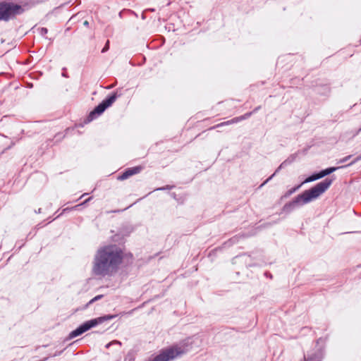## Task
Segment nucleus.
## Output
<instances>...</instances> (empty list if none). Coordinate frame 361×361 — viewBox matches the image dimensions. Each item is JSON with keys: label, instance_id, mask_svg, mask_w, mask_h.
I'll list each match as a JSON object with an SVG mask.
<instances>
[{"label": "nucleus", "instance_id": "1", "mask_svg": "<svg viewBox=\"0 0 361 361\" xmlns=\"http://www.w3.org/2000/svg\"><path fill=\"white\" fill-rule=\"evenodd\" d=\"M332 182L331 179L326 178L312 188L305 190L302 193L297 195L292 201L285 204L282 209L283 212L289 213L296 208L317 199L327 190L332 184Z\"/></svg>", "mask_w": 361, "mask_h": 361}, {"label": "nucleus", "instance_id": "2", "mask_svg": "<svg viewBox=\"0 0 361 361\" xmlns=\"http://www.w3.org/2000/svg\"><path fill=\"white\" fill-rule=\"evenodd\" d=\"M113 263V246L108 245L99 250L96 256L93 272L96 275H104Z\"/></svg>", "mask_w": 361, "mask_h": 361}, {"label": "nucleus", "instance_id": "3", "mask_svg": "<svg viewBox=\"0 0 361 361\" xmlns=\"http://www.w3.org/2000/svg\"><path fill=\"white\" fill-rule=\"evenodd\" d=\"M188 351L184 344H176L161 350L158 355L149 361H171L181 357Z\"/></svg>", "mask_w": 361, "mask_h": 361}, {"label": "nucleus", "instance_id": "4", "mask_svg": "<svg viewBox=\"0 0 361 361\" xmlns=\"http://www.w3.org/2000/svg\"><path fill=\"white\" fill-rule=\"evenodd\" d=\"M23 12V8L13 3H0V20L8 21Z\"/></svg>", "mask_w": 361, "mask_h": 361}, {"label": "nucleus", "instance_id": "5", "mask_svg": "<svg viewBox=\"0 0 361 361\" xmlns=\"http://www.w3.org/2000/svg\"><path fill=\"white\" fill-rule=\"evenodd\" d=\"M112 318V315H106L87 321L80 326H79L76 329L72 331L69 334V337L71 338L77 337L81 335L82 334L85 333V331H88L91 328L96 326L97 325L102 324L105 321L110 320Z\"/></svg>", "mask_w": 361, "mask_h": 361}, {"label": "nucleus", "instance_id": "6", "mask_svg": "<svg viewBox=\"0 0 361 361\" xmlns=\"http://www.w3.org/2000/svg\"><path fill=\"white\" fill-rule=\"evenodd\" d=\"M113 104V94H109L107 98L103 100L98 106H97L92 111L90 112L85 118V123H90L99 116H100L104 111Z\"/></svg>", "mask_w": 361, "mask_h": 361}, {"label": "nucleus", "instance_id": "7", "mask_svg": "<svg viewBox=\"0 0 361 361\" xmlns=\"http://www.w3.org/2000/svg\"><path fill=\"white\" fill-rule=\"evenodd\" d=\"M133 262V255L121 249L114 250V269L118 267H126Z\"/></svg>", "mask_w": 361, "mask_h": 361}, {"label": "nucleus", "instance_id": "8", "mask_svg": "<svg viewBox=\"0 0 361 361\" xmlns=\"http://www.w3.org/2000/svg\"><path fill=\"white\" fill-rule=\"evenodd\" d=\"M343 166H341V168H343ZM340 169V167H330L327 168L324 170L321 171L320 172L317 173H314L311 175L310 176L307 177L303 183H310L314 180H317L318 179L322 178L324 176L329 175L330 173L336 171L337 169Z\"/></svg>", "mask_w": 361, "mask_h": 361}, {"label": "nucleus", "instance_id": "9", "mask_svg": "<svg viewBox=\"0 0 361 361\" xmlns=\"http://www.w3.org/2000/svg\"><path fill=\"white\" fill-rule=\"evenodd\" d=\"M252 112H247V113L245 114L243 116L235 117V118H232L231 120H228L227 121L219 123V124L212 127L210 129H214V128H219V127H221V126L237 123L238 122H240V121H242L243 120H245V119L250 118L252 116Z\"/></svg>", "mask_w": 361, "mask_h": 361}, {"label": "nucleus", "instance_id": "10", "mask_svg": "<svg viewBox=\"0 0 361 361\" xmlns=\"http://www.w3.org/2000/svg\"><path fill=\"white\" fill-rule=\"evenodd\" d=\"M142 169V166H137L132 168H128L121 175L118 176L117 180H123L130 176L139 173Z\"/></svg>", "mask_w": 361, "mask_h": 361}, {"label": "nucleus", "instance_id": "11", "mask_svg": "<svg viewBox=\"0 0 361 361\" xmlns=\"http://www.w3.org/2000/svg\"><path fill=\"white\" fill-rule=\"evenodd\" d=\"M323 357V353L321 350H317L305 356V361H322Z\"/></svg>", "mask_w": 361, "mask_h": 361}, {"label": "nucleus", "instance_id": "12", "mask_svg": "<svg viewBox=\"0 0 361 361\" xmlns=\"http://www.w3.org/2000/svg\"><path fill=\"white\" fill-rule=\"evenodd\" d=\"M289 162L286 160L284 161L283 162H282L281 164V165L278 167V169L276 170V171L274 172V173H273L269 178H267L262 185H261V187L267 183H268L272 178L273 176H274V175L278 173L283 167H284L285 166L287 165V164H288Z\"/></svg>", "mask_w": 361, "mask_h": 361}, {"label": "nucleus", "instance_id": "13", "mask_svg": "<svg viewBox=\"0 0 361 361\" xmlns=\"http://www.w3.org/2000/svg\"><path fill=\"white\" fill-rule=\"evenodd\" d=\"M301 185H298L291 189H290L289 190H288L285 195H284V197H289L290 195H292L293 193H294L296 190H298L300 188Z\"/></svg>", "mask_w": 361, "mask_h": 361}, {"label": "nucleus", "instance_id": "14", "mask_svg": "<svg viewBox=\"0 0 361 361\" xmlns=\"http://www.w3.org/2000/svg\"><path fill=\"white\" fill-rule=\"evenodd\" d=\"M361 160V154H360L359 156H357L355 159H354L350 163H349L348 164H347L345 166H352L354 164H355L356 162L359 161Z\"/></svg>", "mask_w": 361, "mask_h": 361}, {"label": "nucleus", "instance_id": "15", "mask_svg": "<svg viewBox=\"0 0 361 361\" xmlns=\"http://www.w3.org/2000/svg\"><path fill=\"white\" fill-rule=\"evenodd\" d=\"M351 157H352V155L346 156V157H343V159H341L339 161H338V164L344 163V162L347 161L348 160H349L351 158Z\"/></svg>", "mask_w": 361, "mask_h": 361}, {"label": "nucleus", "instance_id": "16", "mask_svg": "<svg viewBox=\"0 0 361 361\" xmlns=\"http://www.w3.org/2000/svg\"><path fill=\"white\" fill-rule=\"evenodd\" d=\"M102 296H103L102 295H97L96 297H94V298H92V300H90V302H89L88 305H89V304H92V302H95V301H97V300H99L100 298H102Z\"/></svg>", "mask_w": 361, "mask_h": 361}, {"label": "nucleus", "instance_id": "17", "mask_svg": "<svg viewBox=\"0 0 361 361\" xmlns=\"http://www.w3.org/2000/svg\"><path fill=\"white\" fill-rule=\"evenodd\" d=\"M40 33H41L42 35H45L46 33H47V28H45V27H42V28L40 29Z\"/></svg>", "mask_w": 361, "mask_h": 361}, {"label": "nucleus", "instance_id": "18", "mask_svg": "<svg viewBox=\"0 0 361 361\" xmlns=\"http://www.w3.org/2000/svg\"><path fill=\"white\" fill-rule=\"evenodd\" d=\"M109 47V41H107V43L106 44V46L104 47V48L102 49V52H104L106 49H108Z\"/></svg>", "mask_w": 361, "mask_h": 361}, {"label": "nucleus", "instance_id": "19", "mask_svg": "<svg viewBox=\"0 0 361 361\" xmlns=\"http://www.w3.org/2000/svg\"><path fill=\"white\" fill-rule=\"evenodd\" d=\"M259 109H260V106H257V107H256V108H255V109L252 111V114H253V113L257 112Z\"/></svg>", "mask_w": 361, "mask_h": 361}, {"label": "nucleus", "instance_id": "20", "mask_svg": "<svg viewBox=\"0 0 361 361\" xmlns=\"http://www.w3.org/2000/svg\"><path fill=\"white\" fill-rule=\"evenodd\" d=\"M111 345V342H110V343H107V344L106 345V348H109V346H110Z\"/></svg>", "mask_w": 361, "mask_h": 361}, {"label": "nucleus", "instance_id": "21", "mask_svg": "<svg viewBox=\"0 0 361 361\" xmlns=\"http://www.w3.org/2000/svg\"><path fill=\"white\" fill-rule=\"evenodd\" d=\"M114 344L117 343V344L121 345V342L117 341H115V340H114Z\"/></svg>", "mask_w": 361, "mask_h": 361}, {"label": "nucleus", "instance_id": "22", "mask_svg": "<svg viewBox=\"0 0 361 361\" xmlns=\"http://www.w3.org/2000/svg\"><path fill=\"white\" fill-rule=\"evenodd\" d=\"M80 205H81V204L75 205V206L74 207H73L72 209H75V208H77V207H80Z\"/></svg>", "mask_w": 361, "mask_h": 361}, {"label": "nucleus", "instance_id": "23", "mask_svg": "<svg viewBox=\"0 0 361 361\" xmlns=\"http://www.w3.org/2000/svg\"><path fill=\"white\" fill-rule=\"evenodd\" d=\"M157 190H165V188H158Z\"/></svg>", "mask_w": 361, "mask_h": 361}, {"label": "nucleus", "instance_id": "24", "mask_svg": "<svg viewBox=\"0 0 361 361\" xmlns=\"http://www.w3.org/2000/svg\"><path fill=\"white\" fill-rule=\"evenodd\" d=\"M69 209L68 208H66L63 210V212H65L66 211L68 210Z\"/></svg>", "mask_w": 361, "mask_h": 361}, {"label": "nucleus", "instance_id": "25", "mask_svg": "<svg viewBox=\"0 0 361 361\" xmlns=\"http://www.w3.org/2000/svg\"><path fill=\"white\" fill-rule=\"evenodd\" d=\"M269 273H265V275L267 276V277H269Z\"/></svg>", "mask_w": 361, "mask_h": 361}, {"label": "nucleus", "instance_id": "26", "mask_svg": "<svg viewBox=\"0 0 361 361\" xmlns=\"http://www.w3.org/2000/svg\"><path fill=\"white\" fill-rule=\"evenodd\" d=\"M84 24H85V25H88V22H87V21H85Z\"/></svg>", "mask_w": 361, "mask_h": 361}, {"label": "nucleus", "instance_id": "27", "mask_svg": "<svg viewBox=\"0 0 361 361\" xmlns=\"http://www.w3.org/2000/svg\"><path fill=\"white\" fill-rule=\"evenodd\" d=\"M114 100L116 99V93H114Z\"/></svg>", "mask_w": 361, "mask_h": 361}, {"label": "nucleus", "instance_id": "28", "mask_svg": "<svg viewBox=\"0 0 361 361\" xmlns=\"http://www.w3.org/2000/svg\"><path fill=\"white\" fill-rule=\"evenodd\" d=\"M360 131H361V128L358 130L357 133H360Z\"/></svg>", "mask_w": 361, "mask_h": 361}]
</instances>
